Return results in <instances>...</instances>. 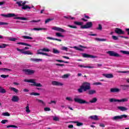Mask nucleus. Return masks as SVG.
<instances>
[{
    "label": "nucleus",
    "mask_w": 129,
    "mask_h": 129,
    "mask_svg": "<svg viewBox=\"0 0 129 129\" xmlns=\"http://www.w3.org/2000/svg\"><path fill=\"white\" fill-rule=\"evenodd\" d=\"M103 75L106 78H113V75H112V74H103Z\"/></svg>",
    "instance_id": "obj_13"
},
{
    "label": "nucleus",
    "mask_w": 129,
    "mask_h": 129,
    "mask_svg": "<svg viewBox=\"0 0 129 129\" xmlns=\"http://www.w3.org/2000/svg\"><path fill=\"white\" fill-rule=\"evenodd\" d=\"M61 50H62L63 51H66L67 52L68 51V47L62 46L61 48Z\"/></svg>",
    "instance_id": "obj_48"
},
{
    "label": "nucleus",
    "mask_w": 129,
    "mask_h": 129,
    "mask_svg": "<svg viewBox=\"0 0 129 129\" xmlns=\"http://www.w3.org/2000/svg\"><path fill=\"white\" fill-rule=\"evenodd\" d=\"M128 101V98H125L118 100V102H127Z\"/></svg>",
    "instance_id": "obj_21"
},
{
    "label": "nucleus",
    "mask_w": 129,
    "mask_h": 129,
    "mask_svg": "<svg viewBox=\"0 0 129 129\" xmlns=\"http://www.w3.org/2000/svg\"><path fill=\"white\" fill-rule=\"evenodd\" d=\"M23 72H25L27 75H31V70L30 69H24L23 70Z\"/></svg>",
    "instance_id": "obj_14"
},
{
    "label": "nucleus",
    "mask_w": 129,
    "mask_h": 129,
    "mask_svg": "<svg viewBox=\"0 0 129 129\" xmlns=\"http://www.w3.org/2000/svg\"><path fill=\"white\" fill-rule=\"evenodd\" d=\"M75 123H77V126H80L81 125H83V123L79 122L78 121L74 122Z\"/></svg>",
    "instance_id": "obj_45"
},
{
    "label": "nucleus",
    "mask_w": 129,
    "mask_h": 129,
    "mask_svg": "<svg viewBox=\"0 0 129 129\" xmlns=\"http://www.w3.org/2000/svg\"><path fill=\"white\" fill-rule=\"evenodd\" d=\"M22 37L24 39H28V40H33V37H30V36H23Z\"/></svg>",
    "instance_id": "obj_38"
},
{
    "label": "nucleus",
    "mask_w": 129,
    "mask_h": 129,
    "mask_svg": "<svg viewBox=\"0 0 129 129\" xmlns=\"http://www.w3.org/2000/svg\"><path fill=\"white\" fill-rule=\"evenodd\" d=\"M82 55L84 58H91L92 59H94V58H96V56L88 54L87 53H82Z\"/></svg>",
    "instance_id": "obj_7"
},
{
    "label": "nucleus",
    "mask_w": 129,
    "mask_h": 129,
    "mask_svg": "<svg viewBox=\"0 0 129 129\" xmlns=\"http://www.w3.org/2000/svg\"><path fill=\"white\" fill-rule=\"evenodd\" d=\"M97 30H99V31L102 30V26H101V24L98 25V27L97 28Z\"/></svg>",
    "instance_id": "obj_51"
},
{
    "label": "nucleus",
    "mask_w": 129,
    "mask_h": 129,
    "mask_svg": "<svg viewBox=\"0 0 129 129\" xmlns=\"http://www.w3.org/2000/svg\"><path fill=\"white\" fill-rule=\"evenodd\" d=\"M74 24L75 25H76L77 26H83L82 25H83V23L81 22H78V21H75L74 22Z\"/></svg>",
    "instance_id": "obj_24"
},
{
    "label": "nucleus",
    "mask_w": 129,
    "mask_h": 129,
    "mask_svg": "<svg viewBox=\"0 0 129 129\" xmlns=\"http://www.w3.org/2000/svg\"><path fill=\"white\" fill-rule=\"evenodd\" d=\"M7 92V90H6L4 88L0 86V93H6Z\"/></svg>",
    "instance_id": "obj_31"
},
{
    "label": "nucleus",
    "mask_w": 129,
    "mask_h": 129,
    "mask_svg": "<svg viewBox=\"0 0 129 129\" xmlns=\"http://www.w3.org/2000/svg\"><path fill=\"white\" fill-rule=\"evenodd\" d=\"M2 17H4V18H13L14 17H16V14L14 13H9L8 14H2Z\"/></svg>",
    "instance_id": "obj_8"
},
{
    "label": "nucleus",
    "mask_w": 129,
    "mask_h": 129,
    "mask_svg": "<svg viewBox=\"0 0 129 129\" xmlns=\"http://www.w3.org/2000/svg\"><path fill=\"white\" fill-rule=\"evenodd\" d=\"M38 22H41V20H32L30 21V23H38Z\"/></svg>",
    "instance_id": "obj_58"
},
{
    "label": "nucleus",
    "mask_w": 129,
    "mask_h": 129,
    "mask_svg": "<svg viewBox=\"0 0 129 129\" xmlns=\"http://www.w3.org/2000/svg\"><path fill=\"white\" fill-rule=\"evenodd\" d=\"M9 75H2L1 76V77H2V78H7V77H9Z\"/></svg>",
    "instance_id": "obj_60"
},
{
    "label": "nucleus",
    "mask_w": 129,
    "mask_h": 129,
    "mask_svg": "<svg viewBox=\"0 0 129 129\" xmlns=\"http://www.w3.org/2000/svg\"><path fill=\"white\" fill-rule=\"evenodd\" d=\"M52 84L53 85H56V86H63V85H64V84L63 83L57 81H53L52 82Z\"/></svg>",
    "instance_id": "obj_10"
},
{
    "label": "nucleus",
    "mask_w": 129,
    "mask_h": 129,
    "mask_svg": "<svg viewBox=\"0 0 129 129\" xmlns=\"http://www.w3.org/2000/svg\"><path fill=\"white\" fill-rule=\"evenodd\" d=\"M36 101H38L39 103H42V104H43V105H45V102L42 101V100H39L37 99Z\"/></svg>",
    "instance_id": "obj_52"
},
{
    "label": "nucleus",
    "mask_w": 129,
    "mask_h": 129,
    "mask_svg": "<svg viewBox=\"0 0 129 129\" xmlns=\"http://www.w3.org/2000/svg\"><path fill=\"white\" fill-rule=\"evenodd\" d=\"M90 118L94 119V120H98V117L97 115L91 116H90Z\"/></svg>",
    "instance_id": "obj_27"
},
{
    "label": "nucleus",
    "mask_w": 129,
    "mask_h": 129,
    "mask_svg": "<svg viewBox=\"0 0 129 129\" xmlns=\"http://www.w3.org/2000/svg\"><path fill=\"white\" fill-rule=\"evenodd\" d=\"M121 53H122V54H124L125 55H129V51H125V50H121Z\"/></svg>",
    "instance_id": "obj_36"
},
{
    "label": "nucleus",
    "mask_w": 129,
    "mask_h": 129,
    "mask_svg": "<svg viewBox=\"0 0 129 129\" xmlns=\"http://www.w3.org/2000/svg\"><path fill=\"white\" fill-rule=\"evenodd\" d=\"M2 115H4V116H10V114L9 112H4L2 113Z\"/></svg>",
    "instance_id": "obj_46"
},
{
    "label": "nucleus",
    "mask_w": 129,
    "mask_h": 129,
    "mask_svg": "<svg viewBox=\"0 0 129 129\" xmlns=\"http://www.w3.org/2000/svg\"><path fill=\"white\" fill-rule=\"evenodd\" d=\"M43 53V50H42V49H38L37 50V55H42V53Z\"/></svg>",
    "instance_id": "obj_40"
},
{
    "label": "nucleus",
    "mask_w": 129,
    "mask_h": 129,
    "mask_svg": "<svg viewBox=\"0 0 129 129\" xmlns=\"http://www.w3.org/2000/svg\"><path fill=\"white\" fill-rule=\"evenodd\" d=\"M55 36H56V37H61V38H64V35H61V34L60 33H55Z\"/></svg>",
    "instance_id": "obj_37"
},
{
    "label": "nucleus",
    "mask_w": 129,
    "mask_h": 129,
    "mask_svg": "<svg viewBox=\"0 0 129 129\" xmlns=\"http://www.w3.org/2000/svg\"><path fill=\"white\" fill-rule=\"evenodd\" d=\"M53 120L55 121H59L60 120V118L57 116H54L53 117Z\"/></svg>",
    "instance_id": "obj_44"
},
{
    "label": "nucleus",
    "mask_w": 129,
    "mask_h": 129,
    "mask_svg": "<svg viewBox=\"0 0 129 129\" xmlns=\"http://www.w3.org/2000/svg\"><path fill=\"white\" fill-rule=\"evenodd\" d=\"M68 77H69V74H66L63 75L61 77V78H68Z\"/></svg>",
    "instance_id": "obj_59"
},
{
    "label": "nucleus",
    "mask_w": 129,
    "mask_h": 129,
    "mask_svg": "<svg viewBox=\"0 0 129 129\" xmlns=\"http://www.w3.org/2000/svg\"><path fill=\"white\" fill-rule=\"evenodd\" d=\"M118 109L121 110V111H125L127 110V108L123 106H119L118 107Z\"/></svg>",
    "instance_id": "obj_22"
},
{
    "label": "nucleus",
    "mask_w": 129,
    "mask_h": 129,
    "mask_svg": "<svg viewBox=\"0 0 129 129\" xmlns=\"http://www.w3.org/2000/svg\"><path fill=\"white\" fill-rule=\"evenodd\" d=\"M7 128H9V127H15V128H18V126H16L14 125H9L7 126Z\"/></svg>",
    "instance_id": "obj_54"
},
{
    "label": "nucleus",
    "mask_w": 129,
    "mask_h": 129,
    "mask_svg": "<svg viewBox=\"0 0 129 129\" xmlns=\"http://www.w3.org/2000/svg\"><path fill=\"white\" fill-rule=\"evenodd\" d=\"M92 26H93L92 22H88L86 24V25L82 26L81 27V29H90V28H92Z\"/></svg>",
    "instance_id": "obj_2"
},
{
    "label": "nucleus",
    "mask_w": 129,
    "mask_h": 129,
    "mask_svg": "<svg viewBox=\"0 0 129 129\" xmlns=\"http://www.w3.org/2000/svg\"><path fill=\"white\" fill-rule=\"evenodd\" d=\"M22 10H31V7H29L28 5H24V6H22Z\"/></svg>",
    "instance_id": "obj_29"
},
{
    "label": "nucleus",
    "mask_w": 129,
    "mask_h": 129,
    "mask_svg": "<svg viewBox=\"0 0 129 129\" xmlns=\"http://www.w3.org/2000/svg\"><path fill=\"white\" fill-rule=\"evenodd\" d=\"M68 27H69V28H72L73 29H77V26H76L68 25Z\"/></svg>",
    "instance_id": "obj_61"
},
{
    "label": "nucleus",
    "mask_w": 129,
    "mask_h": 129,
    "mask_svg": "<svg viewBox=\"0 0 129 129\" xmlns=\"http://www.w3.org/2000/svg\"><path fill=\"white\" fill-rule=\"evenodd\" d=\"M7 46H9V45L3 43L1 45H0V48L3 49L4 48H6Z\"/></svg>",
    "instance_id": "obj_39"
},
{
    "label": "nucleus",
    "mask_w": 129,
    "mask_h": 129,
    "mask_svg": "<svg viewBox=\"0 0 129 129\" xmlns=\"http://www.w3.org/2000/svg\"><path fill=\"white\" fill-rule=\"evenodd\" d=\"M0 70H3V71H12V70L7 68L0 69Z\"/></svg>",
    "instance_id": "obj_56"
},
{
    "label": "nucleus",
    "mask_w": 129,
    "mask_h": 129,
    "mask_svg": "<svg viewBox=\"0 0 129 129\" xmlns=\"http://www.w3.org/2000/svg\"><path fill=\"white\" fill-rule=\"evenodd\" d=\"M30 95H34L36 96L37 95H40V93L32 92V93H30Z\"/></svg>",
    "instance_id": "obj_55"
},
{
    "label": "nucleus",
    "mask_w": 129,
    "mask_h": 129,
    "mask_svg": "<svg viewBox=\"0 0 129 129\" xmlns=\"http://www.w3.org/2000/svg\"><path fill=\"white\" fill-rule=\"evenodd\" d=\"M4 25H9V23H6V22H0V25L1 26H4Z\"/></svg>",
    "instance_id": "obj_57"
},
{
    "label": "nucleus",
    "mask_w": 129,
    "mask_h": 129,
    "mask_svg": "<svg viewBox=\"0 0 129 129\" xmlns=\"http://www.w3.org/2000/svg\"><path fill=\"white\" fill-rule=\"evenodd\" d=\"M8 120H3L1 121V123H3V124H5L6 122H8Z\"/></svg>",
    "instance_id": "obj_63"
},
{
    "label": "nucleus",
    "mask_w": 129,
    "mask_h": 129,
    "mask_svg": "<svg viewBox=\"0 0 129 129\" xmlns=\"http://www.w3.org/2000/svg\"><path fill=\"white\" fill-rule=\"evenodd\" d=\"M46 39H47L48 40H53L54 41H58V42H62V40L61 39H59L58 38H54L50 37H46Z\"/></svg>",
    "instance_id": "obj_16"
},
{
    "label": "nucleus",
    "mask_w": 129,
    "mask_h": 129,
    "mask_svg": "<svg viewBox=\"0 0 129 129\" xmlns=\"http://www.w3.org/2000/svg\"><path fill=\"white\" fill-rule=\"evenodd\" d=\"M127 116L126 115H121L120 116H116L112 118L113 120H117V119H121L122 118H126Z\"/></svg>",
    "instance_id": "obj_6"
},
{
    "label": "nucleus",
    "mask_w": 129,
    "mask_h": 129,
    "mask_svg": "<svg viewBox=\"0 0 129 129\" xmlns=\"http://www.w3.org/2000/svg\"><path fill=\"white\" fill-rule=\"evenodd\" d=\"M88 93L90 95L95 94V93H96V91L95 90H90L88 91Z\"/></svg>",
    "instance_id": "obj_26"
},
{
    "label": "nucleus",
    "mask_w": 129,
    "mask_h": 129,
    "mask_svg": "<svg viewBox=\"0 0 129 129\" xmlns=\"http://www.w3.org/2000/svg\"><path fill=\"white\" fill-rule=\"evenodd\" d=\"M114 32L117 35H124V32L122 29L118 28H116L114 30Z\"/></svg>",
    "instance_id": "obj_5"
},
{
    "label": "nucleus",
    "mask_w": 129,
    "mask_h": 129,
    "mask_svg": "<svg viewBox=\"0 0 129 129\" xmlns=\"http://www.w3.org/2000/svg\"><path fill=\"white\" fill-rule=\"evenodd\" d=\"M52 30L58 31V32H61V33H64L65 32V30L60 27H53L52 28Z\"/></svg>",
    "instance_id": "obj_11"
},
{
    "label": "nucleus",
    "mask_w": 129,
    "mask_h": 129,
    "mask_svg": "<svg viewBox=\"0 0 129 129\" xmlns=\"http://www.w3.org/2000/svg\"><path fill=\"white\" fill-rule=\"evenodd\" d=\"M91 87L90 86V83L88 82H84L80 86V88L78 90L79 93H82L83 91H87V90H90Z\"/></svg>",
    "instance_id": "obj_1"
},
{
    "label": "nucleus",
    "mask_w": 129,
    "mask_h": 129,
    "mask_svg": "<svg viewBox=\"0 0 129 129\" xmlns=\"http://www.w3.org/2000/svg\"><path fill=\"white\" fill-rule=\"evenodd\" d=\"M54 20L53 18H49L45 20V24H47L49 23V22H51V21H53Z\"/></svg>",
    "instance_id": "obj_42"
},
{
    "label": "nucleus",
    "mask_w": 129,
    "mask_h": 129,
    "mask_svg": "<svg viewBox=\"0 0 129 129\" xmlns=\"http://www.w3.org/2000/svg\"><path fill=\"white\" fill-rule=\"evenodd\" d=\"M44 30V31H46L47 30V28H34L32 29V30H34V31H42V30Z\"/></svg>",
    "instance_id": "obj_18"
},
{
    "label": "nucleus",
    "mask_w": 129,
    "mask_h": 129,
    "mask_svg": "<svg viewBox=\"0 0 129 129\" xmlns=\"http://www.w3.org/2000/svg\"><path fill=\"white\" fill-rule=\"evenodd\" d=\"M29 82V85H34V86H37L38 87H41L42 85L41 84H37L35 81H28Z\"/></svg>",
    "instance_id": "obj_9"
},
{
    "label": "nucleus",
    "mask_w": 129,
    "mask_h": 129,
    "mask_svg": "<svg viewBox=\"0 0 129 129\" xmlns=\"http://www.w3.org/2000/svg\"><path fill=\"white\" fill-rule=\"evenodd\" d=\"M30 61H33V62H39V61H43V59L41 58H30Z\"/></svg>",
    "instance_id": "obj_17"
},
{
    "label": "nucleus",
    "mask_w": 129,
    "mask_h": 129,
    "mask_svg": "<svg viewBox=\"0 0 129 129\" xmlns=\"http://www.w3.org/2000/svg\"><path fill=\"white\" fill-rule=\"evenodd\" d=\"M120 87H121L122 89L123 90H127L128 89V85H121Z\"/></svg>",
    "instance_id": "obj_20"
},
{
    "label": "nucleus",
    "mask_w": 129,
    "mask_h": 129,
    "mask_svg": "<svg viewBox=\"0 0 129 129\" xmlns=\"http://www.w3.org/2000/svg\"><path fill=\"white\" fill-rule=\"evenodd\" d=\"M14 20H21L22 21H27V18L25 17H14Z\"/></svg>",
    "instance_id": "obj_23"
},
{
    "label": "nucleus",
    "mask_w": 129,
    "mask_h": 129,
    "mask_svg": "<svg viewBox=\"0 0 129 129\" xmlns=\"http://www.w3.org/2000/svg\"><path fill=\"white\" fill-rule=\"evenodd\" d=\"M33 52H31L30 50H26L24 52L25 55H33Z\"/></svg>",
    "instance_id": "obj_28"
},
{
    "label": "nucleus",
    "mask_w": 129,
    "mask_h": 129,
    "mask_svg": "<svg viewBox=\"0 0 129 129\" xmlns=\"http://www.w3.org/2000/svg\"><path fill=\"white\" fill-rule=\"evenodd\" d=\"M63 18H64V19H66L67 20H70V19H71V20L75 19L74 17H71V16H64Z\"/></svg>",
    "instance_id": "obj_35"
},
{
    "label": "nucleus",
    "mask_w": 129,
    "mask_h": 129,
    "mask_svg": "<svg viewBox=\"0 0 129 129\" xmlns=\"http://www.w3.org/2000/svg\"><path fill=\"white\" fill-rule=\"evenodd\" d=\"M52 52L53 54H59V53H60V51L59 50L55 48L53 49Z\"/></svg>",
    "instance_id": "obj_34"
},
{
    "label": "nucleus",
    "mask_w": 129,
    "mask_h": 129,
    "mask_svg": "<svg viewBox=\"0 0 129 129\" xmlns=\"http://www.w3.org/2000/svg\"><path fill=\"white\" fill-rule=\"evenodd\" d=\"M24 81H36V80L34 79H29V80L25 79Z\"/></svg>",
    "instance_id": "obj_64"
},
{
    "label": "nucleus",
    "mask_w": 129,
    "mask_h": 129,
    "mask_svg": "<svg viewBox=\"0 0 129 129\" xmlns=\"http://www.w3.org/2000/svg\"><path fill=\"white\" fill-rule=\"evenodd\" d=\"M43 52H50V50L49 49V48H43L42 49Z\"/></svg>",
    "instance_id": "obj_50"
},
{
    "label": "nucleus",
    "mask_w": 129,
    "mask_h": 129,
    "mask_svg": "<svg viewBox=\"0 0 129 129\" xmlns=\"http://www.w3.org/2000/svg\"><path fill=\"white\" fill-rule=\"evenodd\" d=\"M110 91L112 93L119 92V91H120V90L118 88H111Z\"/></svg>",
    "instance_id": "obj_15"
},
{
    "label": "nucleus",
    "mask_w": 129,
    "mask_h": 129,
    "mask_svg": "<svg viewBox=\"0 0 129 129\" xmlns=\"http://www.w3.org/2000/svg\"><path fill=\"white\" fill-rule=\"evenodd\" d=\"M112 39L113 40H114V41H116V40H118V37L113 35V36H112Z\"/></svg>",
    "instance_id": "obj_49"
},
{
    "label": "nucleus",
    "mask_w": 129,
    "mask_h": 129,
    "mask_svg": "<svg viewBox=\"0 0 129 129\" xmlns=\"http://www.w3.org/2000/svg\"><path fill=\"white\" fill-rule=\"evenodd\" d=\"M50 110H51V109L49 107L44 108V111H50Z\"/></svg>",
    "instance_id": "obj_62"
},
{
    "label": "nucleus",
    "mask_w": 129,
    "mask_h": 129,
    "mask_svg": "<svg viewBox=\"0 0 129 129\" xmlns=\"http://www.w3.org/2000/svg\"><path fill=\"white\" fill-rule=\"evenodd\" d=\"M95 40H96V41H99L100 42H105L106 41V39H104V38H95Z\"/></svg>",
    "instance_id": "obj_25"
},
{
    "label": "nucleus",
    "mask_w": 129,
    "mask_h": 129,
    "mask_svg": "<svg viewBox=\"0 0 129 129\" xmlns=\"http://www.w3.org/2000/svg\"><path fill=\"white\" fill-rule=\"evenodd\" d=\"M66 100H68V101H73V99H72V98L70 97H67L66 98Z\"/></svg>",
    "instance_id": "obj_53"
},
{
    "label": "nucleus",
    "mask_w": 129,
    "mask_h": 129,
    "mask_svg": "<svg viewBox=\"0 0 129 129\" xmlns=\"http://www.w3.org/2000/svg\"><path fill=\"white\" fill-rule=\"evenodd\" d=\"M10 89H11V90H12V91H14V92H15V93H19V90H18L17 89L15 88H10Z\"/></svg>",
    "instance_id": "obj_30"
},
{
    "label": "nucleus",
    "mask_w": 129,
    "mask_h": 129,
    "mask_svg": "<svg viewBox=\"0 0 129 129\" xmlns=\"http://www.w3.org/2000/svg\"><path fill=\"white\" fill-rule=\"evenodd\" d=\"M110 102H118V99H115L114 98H111L109 99Z\"/></svg>",
    "instance_id": "obj_33"
},
{
    "label": "nucleus",
    "mask_w": 129,
    "mask_h": 129,
    "mask_svg": "<svg viewBox=\"0 0 129 129\" xmlns=\"http://www.w3.org/2000/svg\"><path fill=\"white\" fill-rule=\"evenodd\" d=\"M26 112H27V113H30V112H31V110H30V107H29V106H27L26 107Z\"/></svg>",
    "instance_id": "obj_43"
},
{
    "label": "nucleus",
    "mask_w": 129,
    "mask_h": 129,
    "mask_svg": "<svg viewBox=\"0 0 129 129\" xmlns=\"http://www.w3.org/2000/svg\"><path fill=\"white\" fill-rule=\"evenodd\" d=\"M74 101L75 102H78V103H80L81 104H88V102L85 101V100L79 99V98H75Z\"/></svg>",
    "instance_id": "obj_4"
},
{
    "label": "nucleus",
    "mask_w": 129,
    "mask_h": 129,
    "mask_svg": "<svg viewBox=\"0 0 129 129\" xmlns=\"http://www.w3.org/2000/svg\"><path fill=\"white\" fill-rule=\"evenodd\" d=\"M18 45H24V46H28V47H32V45H31L30 44L26 43L24 42H18Z\"/></svg>",
    "instance_id": "obj_19"
},
{
    "label": "nucleus",
    "mask_w": 129,
    "mask_h": 129,
    "mask_svg": "<svg viewBox=\"0 0 129 129\" xmlns=\"http://www.w3.org/2000/svg\"><path fill=\"white\" fill-rule=\"evenodd\" d=\"M107 54L111 57H121V55L113 51H108L107 52Z\"/></svg>",
    "instance_id": "obj_3"
},
{
    "label": "nucleus",
    "mask_w": 129,
    "mask_h": 129,
    "mask_svg": "<svg viewBox=\"0 0 129 129\" xmlns=\"http://www.w3.org/2000/svg\"><path fill=\"white\" fill-rule=\"evenodd\" d=\"M96 101H97V98H93V99L90 100V102L91 103H95Z\"/></svg>",
    "instance_id": "obj_32"
},
{
    "label": "nucleus",
    "mask_w": 129,
    "mask_h": 129,
    "mask_svg": "<svg viewBox=\"0 0 129 129\" xmlns=\"http://www.w3.org/2000/svg\"><path fill=\"white\" fill-rule=\"evenodd\" d=\"M17 40H18V38H13V37L9 38V41H12V42H15V41H17Z\"/></svg>",
    "instance_id": "obj_41"
},
{
    "label": "nucleus",
    "mask_w": 129,
    "mask_h": 129,
    "mask_svg": "<svg viewBox=\"0 0 129 129\" xmlns=\"http://www.w3.org/2000/svg\"><path fill=\"white\" fill-rule=\"evenodd\" d=\"M20 100V98H19V96H13L12 99V101L13 102H18Z\"/></svg>",
    "instance_id": "obj_12"
},
{
    "label": "nucleus",
    "mask_w": 129,
    "mask_h": 129,
    "mask_svg": "<svg viewBox=\"0 0 129 129\" xmlns=\"http://www.w3.org/2000/svg\"><path fill=\"white\" fill-rule=\"evenodd\" d=\"M16 4H17V5H18V6H19V7H23V5H22V4H23V1L17 2L16 3Z\"/></svg>",
    "instance_id": "obj_47"
}]
</instances>
